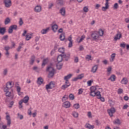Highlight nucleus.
<instances>
[{
    "mask_svg": "<svg viewBox=\"0 0 129 129\" xmlns=\"http://www.w3.org/2000/svg\"><path fill=\"white\" fill-rule=\"evenodd\" d=\"M13 28L10 26L8 30V33H9V34H12V33H13Z\"/></svg>",
    "mask_w": 129,
    "mask_h": 129,
    "instance_id": "nucleus-59",
    "label": "nucleus"
},
{
    "mask_svg": "<svg viewBox=\"0 0 129 129\" xmlns=\"http://www.w3.org/2000/svg\"><path fill=\"white\" fill-rule=\"evenodd\" d=\"M55 87H56V85L54 82H51L45 86L47 92H49V89H52V88H55Z\"/></svg>",
    "mask_w": 129,
    "mask_h": 129,
    "instance_id": "nucleus-4",
    "label": "nucleus"
},
{
    "mask_svg": "<svg viewBox=\"0 0 129 129\" xmlns=\"http://www.w3.org/2000/svg\"><path fill=\"white\" fill-rule=\"evenodd\" d=\"M52 30L53 32H56L57 30H58V25L56 24H54L52 26Z\"/></svg>",
    "mask_w": 129,
    "mask_h": 129,
    "instance_id": "nucleus-32",
    "label": "nucleus"
},
{
    "mask_svg": "<svg viewBox=\"0 0 129 129\" xmlns=\"http://www.w3.org/2000/svg\"><path fill=\"white\" fill-rule=\"evenodd\" d=\"M59 13L62 16V17H65L66 15V10L65 9V8H62L60 9L59 10Z\"/></svg>",
    "mask_w": 129,
    "mask_h": 129,
    "instance_id": "nucleus-21",
    "label": "nucleus"
},
{
    "mask_svg": "<svg viewBox=\"0 0 129 129\" xmlns=\"http://www.w3.org/2000/svg\"><path fill=\"white\" fill-rule=\"evenodd\" d=\"M27 113L28 115H32V110H31V109H29L28 110Z\"/></svg>",
    "mask_w": 129,
    "mask_h": 129,
    "instance_id": "nucleus-63",
    "label": "nucleus"
},
{
    "mask_svg": "<svg viewBox=\"0 0 129 129\" xmlns=\"http://www.w3.org/2000/svg\"><path fill=\"white\" fill-rule=\"evenodd\" d=\"M10 27L12 28L13 30H17V29H18V26L16 25H12Z\"/></svg>",
    "mask_w": 129,
    "mask_h": 129,
    "instance_id": "nucleus-50",
    "label": "nucleus"
},
{
    "mask_svg": "<svg viewBox=\"0 0 129 129\" xmlns=\"http://www.w3.org/2000/svg\"><path fill=\"white\" fill-rule=\"evenodd\" d=\"M101 6L100 4H96L95 6V9H96V10H98V9H99V8H100Z\"/></svg>",
    "mask_w": 129,
    "mask_h": 129,
    "instance_id": "nucleus-58",
    "label": "nucleus"
},
{
    "mask_svg": "<svg viewBox=\"0 0 129 129\" xmlns=\"http://www.w3.org/2000/svg\"><path fill=\"white\" fill-rule=\"evenodd\" d=\"M83 11L84 13H88V12L89 11V9H88V7L86 6L83 8Z\"/></svg>",
    "mask_w": 129,
    "mask_h": 129,
    "instance_id": "nucleus-39",
    "label": "nucleus"
},
{
    "mask_svg": "<svg viewBox=\"0 0 129 129\" xmlns=\"http://www.w3.org/2000/svg\"><path fill=\"white\" fill-rule=\"evenodd\" d=\"M69 98L70 100H74L75 97L74 96V95H73V94H70L69 95Z\"/></svg>",
    "mask_w": 129,
    "mask_h": 129,
    "instance_id": "nucleus-42",
    "label": "nucleus"
},
{
    "mask_svg": "<svg viewBox=\"0 0 129 129\" xmlns=\"http://www.w3.org/2000/svg\"><path fill=\"white\" fill-rule=\"evenodd\" d=\"M93 82V80H91L90 81H88L87 82L88 86H91V84H92Z\"/></svg>",
    "mask_w": 129,
    "mask_h": 129,
    "instance_id": "nucleus-48",
    "label": "nucleus"
},
{
    "mask_svg": "<svg viewBox=\"0 0 129 129\" xmlns=\"http://www.w3.org/2000/svg\"><path fill=\"white\" fill-rule=\"evenodd\" d=\"M2 27V25L0 24V34L1 35H5V33H6V28Z\"/></svg>",
    "mask_w": 129,
    "mask_h": 129,
    "instance_id": "nucleus-27",
    "label": "nucleus"
},
{
    "mask_svg": "<svg viewBox=\"0 0 129 129\" xmlns=\"http://www.w3.org/2000/svg\"><path fill=\"white\" fill-rule=\"evenodd\" d=\"M74 108H75V109H78L80 107V105L79 103H76L74 104Z\"/></svg>",
    "mask_w": 129,
    "mask_h": 129,
    "instance_id": "nucleus-44",
    "label": "nucleus"
},
{
    "mask_svg": "<svg viewBox=\"0 0 129 129\" xmlns=\"http://www.w3.org/2000/svg\"><path fill=\"white\" fill-rule=\"evenodd\" d=\"M50 30V28L47 27L45 29H42L41 31V33L43 35H45V34H47L48 32H49V30Z\"/></svg>",
    "mask_w": 129,
    "mask_h": 129,
    "instance_id": "nucleus-26",
    "label": "nucleus"
},
{
    "mask_svg": "<svg viewBox=\"0 0 129 129\" xmlns=\"http://www.w3.org/2000/svg\"><path fill=\"white\" fill-rule=\"evenodd\" d=\"M58 52H59V53H61L62 54H63L64 52H65V48H64L63 47L59 48L58 49Z\"/></svg>",
    "mask_w": 129,
    "mask_h": 129,
    "instance_id": "nucleus-41",
    "label": "nucleus"
},
{
    "mask_svg": "<svg viewBox=\"0 0 129 129\" xmlns=\"http://www.w3.org/2000/svg\"><path fill=\"white\" fill-rule=\"evenodd\" d=\"M110 0H105V7H102V11L103 12H105L107 10L109 9V3H108Z\"/></svg>",
    "mask_w": 129,
    "mask_h": 129,
    "instance_id": "nucleus-10",
    "label": "nucleus"
},
{
    "mask_svg": "<svg viewBox=\"0 0 129 129\" xmlns=\"http://www.w3.org/2000/svg\"><path fill=\"white\" fill-rule=\"evenodd\" d=\"M72 115H73V116L75 118H77L79 116V114L77 111H74L72 113Z\"/></svg>",
    "mask_w": 129,
    "mask_h": 129,
    "instance_id": "nucleus-30",
    "label": "nucleus"
},
{
    "mask_svg": "<svg viewBox=\"0 0 129 129\" xmlns=\"http://www.w3.org/2000/svg\"><path fill=\"white\" fill-rule=\"evenodd\" d=\"M8 38H9V36L8 35H5L3 37L2 40H5V41H7V40H8Z\"/></svg>",
    "mask_w": 129,
    "mask_h": 129,
    "instance_id": "nucleus-61",
    "label": "nucleus"
},
{
    "mask_svg": "<svg viewBox=\"0 0 129 129\" xmlns=\"http://www.w3.org/2000/svg\"><path fill=\"white\" fill-rule=\"evenodd\" d=\"M19 108H22L23 107V102L21 101H20L19 102Z\"/></svg>",
    "mask_w": 129,
    "mask_h": 129,
    "instance_id": "nucleus-60",
    "label": "nucleus"
},
{
    "mask_svg": "<svg viewBox=\"0 0 129 129\" xmlns=\"http://www.w3.org/2000/svg\"><path fill=\"white\" fill-rule=\"evenodd\" d=\"M73 46V41H70L69 43V48H71Z\"/></svg>",
    "mask_w": 129,
    "mask_h": 129,
    "instance_id": "nucleus-57",
    "label": "nucleus"
},
{
    "mask_svg": "<svg viewBox=\"0 0 129 129\" xmlns=\"http://www.w3.org/2000/svg\"><path fill=\"white\" fill-rule=\"evenodd\" d=\"M62 66H63V64L62 63H60L58 62L56 64V68L58 70H60V69H61L62 68Z\"/></svg>",
    "mask_w": 129,
    "mask_h": 129,
    "instance_id": "nucleus-38",
    "label": "nucleus"
},
{
    "mask_svg": "<svg viewBox=\"0 0 129 129\" xmlns=\"http://www.w3.org/2000/svg\"><path fill=\"white\" fill-rule=\"evenodd\" d=\"M6 120L8 126H11V124H12V119L11 118V116H10V114L8 112L6 113Z\"/></svg>",
    "mask_w": 129,
    "mask_h": 129,
    "instance_id": "nucleus-5",
    "label": "nucleus"
},
{
    "mask_svg": "<svg viewBox=\"0 0 129 129\" xmlns=\"http://www.w3.org/2000/svg\"><path fill=\"white\" fill-rule=\"evenodd\" d=\"M46 70L49 72L48 77H53V76L56 73L55 69L52 66L48 67Z\"/></svg>",
    "mask_w": 129,
    "mask_h": 129,
    "instance_id": "nucleus-3",
    "label": "nucleus"
},
{
    "mask_svg": "<svg viewBox=\"0 0 129 129\" xmlns=\"http://www.w3.org/2000/svg\"><path fill=\"white\" fill-rule=\"evenodd\" d=\"M113 123L114 124H120V123H121V121L119 119H117L113 121Z\"/></svg>",
    "mask_w": 129,
    "mask_h": 129,
    "instance_id": "nucleus-36",
    "label": "nucleus"
},
{
    "mask_svg": "<svg viewBox=\"0 0 129 129\" xmlns=\"http://www.w3.org/2000/svg\"><path fill=\"white\" fill-rule=\"evenodd\" d=\"M97 33V31H94L91 34V38L93 41H95V42H98L100 40V37Z\"/></svg>",
    "mask_w": 129,
    "mask_h": 129,
    "instance_id": "nucleus-2",
    "label": "nucleus"
},
{
    "mask_svg": "<svg viewBox=\"0 0 129 129\" xmlns=\"http://www.w3.org/2000/svg\"><path fill=\"white\" fill-rule=\"evenodd\" d=\"M87 116L89 117V118H92V114H91V112H88L87 114Z\"/></svg>",
    "mask_w": 129,
    "mask_h": 129,
    "instance_id": "nucleus-54",
    "label": "nucleus"
},
{
    "mask_svg": "<svg viewBox=\"0 0 129 129\" xmlns=\"http://www.w3.org/2000/svg\"><path fill=\"white\" fill-rule=\"evenodd\" d=\"M128 107H129L128 105L125 104V105H123L122 109H127Z\"/></svg>",
    "mask_w": 129,
    "mask_h": 129,
    "instance_id": "nucleus-56",
    "label": "nucleus"
},
{
    "mask_svg": "<svg viewBox=\"0 0 129 129\" xmlns=\"http://www.w3.org/2000/svg\"><path fill=\"white\" fill-rule=\"evenodd\" d=\"M68 95H65L63 97H62V101H66V100H67V99H68Z\"/></svg>",
    "mask_w": 129,
    "mask_h": 129,
    "instance_id": "nucleus-46",
    "label": "nucleus"
},
{
    "mask_svg": "<svg viewBox=\"0 0 129 129\" xmlns=\"http://www.w3.org/2000/svg\"><path fill=\"white\" fill-rule=\"evenodd\" d=\"M101 92H102V88L97 86H91L90 88V95L94 97L97 96L98 99H100L102 102H104L105 99L104 97H101Z\"/></svg>",
    "mask_w": 129,
    "mask_h": 129,
    "instance_id": "nucleus-1",
    "label": "nucleus"
},
{
    "mask_svg": "<svg viewBox=\"0 0 129 129\" xmlns=\"http://www.w3.org/2000/svg\"><path fill=\"white\" fill-rule=\"evenodd\" d=\"M84 77V74L79 75L77 77L73 79V81H77V80H81Z\"/></svg>",
    "mask_w": 129,
    "mask_h": 129,
    "instance_id": "nucleus-13",
    "label": "nucleus"
},
{
    "mask_svg": "<svg viewBox=\"0 0 129 129\" xmlns=\"http://www.w3.org/2000/svg\"><path fill=\"white\" fill-rule=\"evenodd\" d=\"M125 46H126V44L124 43H121L120 44V46L122 48H125Z\"/></svg>",
    "mask_w": 129,
    "mask_h": 129,
    "instance_id": "nucleus-64",
    "label": "nucleus"
},
{
    "mask_svg": "<svg viewBox=\"0 0 129 129\" xmlns=\"http://www.w3.org/2000/svg\"><path fill=\"white\" fill-rule=\"evenodd\" d=\"M18 118H20V119H23L24 118V116L23 115L20 114V113L17 114Z\"/></svg>",
    "mask_w": 129,
    "mask_h": 129,
    "instance_id": "nucleus-51",
    "label": "nucleus"
},
{
    "mask_svg": "<svg viewBox=\"0 0 129 129\" xmlns=\"http://www.w3.org/2000/svg\"><path fill=\"white\" fill-rule=\"evenodd\" d=\"M56 3L59 6H63L64 5V0H57Z\"/></svg>",
    "mask_w": 129,
    "mask_h": 129,
    "instance_id": "nucleus-35",
    "label": "nucleus"
},
{
    "mask_svg": "<svg viewBox=\"0 0 129 129\" xmlns=\"http://www.w3.org/2000/svg\"><path fill=\"white\" fill-rule=\"evenodd\" d=\"M108 113L110 116H113V113L115 112V109L114 108H111L107 110Z\"/></svg>",
    "mask_w": 129,
    "mask_h": 129,
    "instance_id": "nucleus-12",
    "label": "nucleus"
},
{
    "mask_svg": "<svg viewBox=\"0 0 129 129\" xmlns=\"http://www.w3.org/2000/svg\"><path fill=\"white\" fill-rule=\"evenodd\" d=\"M86 60H87L88 61H90V60H91V55H87L86 56Z\"/></svg>",
    "mask_w": 129,
    "mask_h": 129,
    "instance_id": "nucleus-49",
    "label": "nucleus"
},
{
    "mask_svg": "<svg viewBox=\"0 0 129 129\" xmlns=\"http://www.w3.org/2000/svg\"><path fill=\"white\" fill-rule=\"evenodd\" d=\"M62 106H63V107H65V108H69V107L71 106V104L69 101H66L63 103Z\"/></svg>",
    "mask_w": 129,
    "mask_h": 129,
    "instance_id": "nucleus-18",
    "label": "nucleus"
},
{
    "mask_svg": "<svg viewBox=\"0 0 129 129\" xmlns=\"http://www.w3.org/2000/svg\"><path fill=\"white\" fill-rule=\"evenodd\" d=\"M123 91V90H122V89H118V94H121V93H122Z\"/></svg>",
    "mask_w": 129,
    "mask_h": 129,
    "instance_id": "nucleus-62",
    "label": "nucleus"
},
{
    "mask_svg": "<svg viewBox=\"0 0 129 129\" xmlns=\"http://www.w3.org/2000/svg\"><path fill=\"white\" fill-rule=\"evenodd\" d=\"M49 61V59L48 58H45L43 60L42 64V68L45 67L46 64L48 63V61Z\"/></svg>",
    "mask_w": 129,
    "mask_h": 129,
    "instance_id": "nucleus-33",
    "label": "nucleus"
},
{
    "mask_svg": "<svg viewBox=\"0 0 129 129\" xmlns=\"http://www.w3.org/2000/svg\"><path fill=\"white\" fill-rule=\"evenodd\" d=\"M37 83L38 85H42V84H44V79L42 77L38 78Z\"/></svg>",
    "mask_w": 129,
    "mask_h": 129,
    "instance_id": "nucleus-16",
    "label": "nucleus"
},
{
    "mask_svg": "<svg viewBox=\"0 0 129 129\" xmlns=\"http://www.w3.org/2000/svg\"><path fill=\"white\" fill-rule=\"evenodd\" d=\"M113 9H114V10H116L117 9H118V4L117 3H115L114 5Z\"/></svg>",
    "mask_w": 129,
    "mask_h": 129,
    "instance_id": "nucleus-53",
    "label": "nucleus"
},
{
    "mask_svg": "<svg viewBox=\"0 0 129 129\" xmlns=\"http://www.w3.org/2000/svg\"><path fill=\"white\" fill-rule=\"evenodd\" d=\"M42 11V7L40 5H37L34 8V12L35 13H40Z\"/></svg>",
    "mask_w": 129,
    "mask_h": 129,
    "instance_id": "nucleus-14",
    "label": "nucleus"
},
{
    "mask_svg": "<svg viewBox=\"0 0 129 129\" xmlns=\"http://www.w3.org/2000/svg\"><path fill=\"white\" fill-rule=\"evenodd\" d=\"M97 34L99 35V37H103V35H104V30L102 29H99L98 31H97Z\"/></svg>",
    "mask_w": 129,
    "mask_h": 129,
    "instance_id": "nucleus-17",
    "label": "nucleus"
},
{
    "mask_svg": "<svg viewBox=\"0 0 129 129\" xmlns=\"http://www.w3.org/2000/svg\"><path fill=\"white\" fill-rule=\"evenodd\" d=\"M111 70H112V68H111V67H109L107 68V72L109 75L111 73Z\"/></svg>",
    "mask_w": 129,
    "mask_h": 129,
    "instance_id": "nucleus-45",
    "label": "nucleus"
},
{
    "mask_svg": "<svg viewBox=\"0 0 129 129\" xmlns=\"http://www.w3.org/2000/svg\"><path fill=\"white\" fill-rule=\"evenodd\" d=\"M29 100H30V97H29V96L27 95L23 99L21 100L20 101H21L22 102H24V103H28V102H29Z\"/></svg>",
    "mask_w": 129,
    "mask_h": 129,
    "instance_id": "nucleus-19",
    "label": "nucleus"
},
{
    "mask_svg": "<svg viewBox=\"0 0 129 129\" xmlns=\"http://www.w3.org/2000/svg\"><path fill=\"white\" fill-rule=\"evenodd\" d=\"M10 23H11V19L10 18H7L5 19V24L6 25H8V24H10Z\"/></svg>",
    "mask_w": 129,
    "mask_h": 129,
    "instance_id": "nucleus-40",
    "label": "nucleus"
},
{
    "mask_svg": "<svg viewBox=\"0 0 129 129\" xmlns=\"http://www.w3.org/2000/svg\"><path fill=\"white\" fill-rule=\"evenodd\" d=\"M108 80L111 81L112 82H114L116 80V76L114 75H112L110 76V78L108 79Z\"/></svg>",
    "mask_w": 129,
    "mask_h": 129,
    "instance_id": "nucleus-23",
    "label": "nucleus"
},
{
    "mask_svg": "<svg viewBox=\"0 0 129 129\" xmlns=\"http://www.w3.org/2000/svg\"><path fill=\"white\" fill-rule=\"evenodd\" d=\"M19 23L20 26H23V25H24V21H23V19L22 18L19 19Z\"/></svg>",
    "mask_w": 129,
    "mask_h": 129,
    "instance_id": "nucleus-47",
    "label": "nucleus"
},
{
    "mask_svg": "<svg viewBox=\"0 0 129 129\" xmlns=\"http://www.w3.org/2000/svg\"><path fill=\"white\" fill-rule=\"evenodd\" d=\"M35 56H32L31 57V58L30 61V64H33L34 62L35 61Z\"/></svg>",
    "mask_w": 129,
    "mask_h": 129,
    "instance_id": "nucleus-43",
    "label": "nucleus"
},
{
    "mask_svg": "<svg viewBox=\"0 0 129 129\" xmlns=\"http://www.w3.org/2000/svg\"><path fill=\"white\" fill-rule=\"evenodd\" d=\"M65 83H66L65 85H63L61 86V89H62L63 90H65L66 88L69 87V86H70L71 85L69 81H66Z\"/></svg>",
    "mask_w": 129,
    "mask_h": 129,
    "instance_id": "nucleus-15",
    "label": "nucleus"
},
{
    "mask_svg": "<svg viewBox=\"0 0 129 129\" xmlns=\"http://www.w3.org/2000/svg\"><path fill=\"white\" fill-rule=\"evenodd\" d=\"M66 57H67V55H66V54H64L63 55H59L57 57V61L58 63H60V62L63 61V58H66Z\"/></svg>",
    "mask_w": 129,
    "mask_h": 129,
    "instance_id": "nucleus-11",
    "label": "nucleus"
},
{
    "mask_svg": "<svg viewBox=\"0 0 129 129\" xmlns=\"http://www.w3.org/2000/svg\"><path fill=\"white\" fill-rule=\"evenodd\" d=\"M122 38V33L120 31H117L116 34L114 36V41L116 42Z\"/></svg>",
    "mask_w": 129,
    "mask_h": 129,
    "instance_id": "nucleus-6",
    "label": "nucleus"
},
{
    "mask_svg": "<svg viewBox=\"0 0 129 129\" xmlns=\"http://www.w3.org/2000/svg\"><path fill=\"white\" fill-rule=\"evenodd\" d=\"M116 54L115 53H112L111 56H110V58L109 59V61L110 62H113V61H114V59H115V56H116Z\"/></svg>",
    "mask_w": 129,
    "mask_h": 129,
    "instance_id": "nucleus-29",
    "label": "nucleus"
},
{
    "mask_svg": "<svg viewBox=\"0 0 129 129\" xmlns=\"http://www.w3.org/2000/svg\"><path fill=\"white\" fill-rule=\"evenodd\" d=\"M84 39H85V35H82L81 38L78 37L77 39V42L78 43H81V42H82V41H83V40H84Z\"/></svg>",
    "mask_w": 129,
    "mask_h": 129,
    "instance_id": "nucleus-24",
    "label": "nucleus"
},
{
    "mask_svg": "<svg viewBox=\"0 0 129 129\" xmlns=\"http://www.w3.org/2000/svg\"><path fill=\"white\" fill-rule=\"evenodd\" d=\"M14 87L13 82H9L6 84V87L4 88V91H7L8 90H12V88Z\"/></svg>",
    "mask_w": 129,
    "mask_h": 129,
    "instance_id": "nucleus-7",
    "label": "nucleus"
},
{
    "mask_svg": "<svg viewBox=\"0 0 129 129\" xmlns=\"http://www.w3.org/2000/svg\"><path fill=\"white\" fill-rule=\"evenodd\" d=\"M9 72V70L8 69H5L3 70V72L2 73V75L3 76H7L8 75V72Z\"/></svg>",
    "mask_w": 129,
    "mask_h": 129,
    "instance_id": "nucleus-34",
    "label": "nucleus"
},
{
    "mask_svg": "<svg viewBox=\"0 0 129 129\" xmlns=\"http://www.w3.org/2000/svg\"><path fill=\"white\" fill-rule=\"evenodd\" d=\"M25 37L26 41H30V40H31L33 37V33H27Z\"/></svg>",
    "mask_w": 129,
    "mask_h": 129,
    "instance_id": "nucleus-20",
    "label": "nucleus"
},
{
    "mask_svg": "<svg viewBox=\"0 0 129 129\" xmlns=\"http://www.w3.org/2000/svg\"><path fill=\"white\" fill-rule=\"evenodd\" d=\"M97 69H98V66L96 64L92 67L91 72L95 73L97 71Z\"/></svg>",
    "mask_w": 129,
    "mask_h": 129,
    "instance_id": "nucleus-25",
    "label": "nucleus"
},
{
    "mask_svg": "<svg viewBox=\"0 0 129 129\" xmlns=\"http://www.w3.org/2000/svg\"><path fill=\"white\" fill-rule=\"evenodd\" d=\"M16 87L17 93L20 92L21 89V87H20L19 86H16Z\"/></svg>",
    "mask_w": 129,
    "mask_h": 129,
    "instance_id": "nucleus-52",
    "label": "nucleus"
},
{
    "mask_svg": "<svg viewBox=\"0 0 129 129\" xmlns=\"http://www.w3.org/2000/svg\"><path fill=\"white\" fill-rule=\"evenodd\" d=\"M79 61V59L78 58V57L75 56L74 59V62L75 63H78Z\"/></svg>",
    "mask_w": 129,
    "mask_h": 129,
    "instance_id": "nucleus-55",
    "label": "nucleus"
},
{
    "mask_svg": "<svg viewBox=\"0 0 129 129\" xmlns=\"http://www.w3.org/2000/svg\"><path fill=\"white\" fill-rule=\"evenodd\" d=\"M3 3L4 4L5 8H11L12 3V0H4Z\"/></svg>",
    "mask_w": 129,
    "mask_h": 129,
    "instance_id": "nucleus-8",
    "label": "nucleus"
},
{
    "mask_svg": "<svg viewBox=\"0 0 129 129\" xmlns=\"http://www.w3.org/2000/svg\"><path fill=\"white\" fill-rule=\"evenodd\" d=\"M59 39L60 41H64L65 40V34L62 33L59 36Z\"/></svg>",
    "mask_w": 129,
    "mask_h": 129,
    "instance_id": "nucleus-37",
    "label": "nucleus"
},
{
    "mask_svg": "<svg viewBox=\"0 0 129 129\" xmlns=\"http://www.w3.org/2000/svg\"><path fill=\"white\" fill-rule=\"evenodd\" d=\"M71 77H72V74H69L64 77V80L66 81H69V80L71 79Z\"/></svg>",
    "mask_w": 129,
    "mask_h": 129,
    "instance_id": "nucleus-31",
    "label": "nucleus"
},
{
    "mask_svg": "<svg viewBox=\"0 0 129 129\" xmlns=\"http://www.w3.org/2000/svg\"><path fill=\"white\" fill-rule=\"evenodd\" d=\"M85 127L88 129H94V126L93 125H91L89 123H86L85 125Z\"/></svg>",
    "mask_w": 129,
    "mask_h": 129,
    "instance_id": "nucleus-28",
    "label": "nucleus"
},
{
    "mask_svg": "<svg viewBox=\"0 0 129 129\" xmlns=\"http://www.w3.org/2000/svg\"><path fill=\"white\" fill-rule=\"evenodd\" d=\"M128 82V80L126 78H123L120 81L121 84H124V85H126Z\"/></svg>",
    "mask_w": 129,
    "mask_h": 129,
    "instance_id": "nucleus-22",
    "label": "nucleus"
},
{
    "mask_svg": "<svg viewBox=\"0 0 129 129\" xmlns=\"http://www.w3.org/2000/svg\"><path fill=\"white\" fill-rule=\"evenodd\" d=\"M6 92V96L8 97H11V98H14V93L12 90H8L7 91H4Z\"/></svg>",
    "mask_w": 129,
    "mask_h": 129,
    "instance_id": "nucleus-9",
    "label": "nucleus"
}]
</instances>
